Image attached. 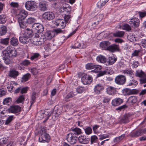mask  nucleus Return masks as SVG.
Returning a JSON list of instances; mask_svg holds the SVG:
<instances>
[{"label":"nucleus","instance_id":"6ab92c4d","mask_svg":"<svg viewBox=\"0 0 146 146\" xmlns=\"http://www.w3.org/2000/svg\"><path fill=\"white\" fill-rule=\"evenodd\" d=\"M119 50V47L118 45L113 44H110L108 48V50L111 52H113L116 51H118Z\"/></svg>","mask_w":146,"mask_h":146},{"label":"nucleus","instance_id":"473e14b6","mask_svg":"<svg viewBox=\"0 0 146 146\" xmlns=\"http://www.w3.org/2000/svg\"><path fill=\"white\" fill-rule=\"evenodd\" d=\"M128 100L132 104L136 103L137 101V97L135 96H132L128 98Z\"/></svg>","mask_w":146,"mask_h":146},{"label":"nucleus","instance_id":"052dcab7","mask_svg":"<svg viewBox=\"0 0 146 146\" xmlns=\"http://www.w3.org/2000/svg\"><path fill=\"white\" fill-rule=\"evenodd\" d=\"M98 139V138L96 135H93L91 137L90 142L91 144H92L96 142Z\"/></svg>","mask_w":146,"mask_h":146},{"label":"nucleus","instance_id":"338daca9","mask_svg":"<svg viewBox=\"0 0 146 146\" xmlns=\"http://www.w3.org/2000/svg\"><path fill=\"white\" fill-rule=\"evenodd\" d=\"M139 17L141 19L145 16H146V12H141L139 11L138 12Z\"/></svg>","mask_w":146,"mask_h":146},{"label":"nucleus","instance_id":"c9c22d12","mask_svg":"<svg viewBox=\"0 0 146 146\" xmlns=\"http://www.w3.org/2000/svg\"><path fill=\"white\" fill-rule=\"evenodd\" d=\"M125 136V134H122L119 137H115L113 139V142L115 143H117L124 138Z\"/></svg>","mask_w":146,"mask_h":146},{"label":"nucleus","instance_id":"69168bd1","mask_svg":"<svg viewBox=\"0 0 146 146\" xmlns=\"http://www.w3.org/2000/svg\"><path fill=\"white\" fill-rule=\"evenodd\" d=\"M31 62L28 60H25L23 61L21 63V64L22 65L25 66H27L30 64Z\"/></svg>","mask_w":146,"mask_h":146},{"label":"nucleus","instance_id":"9d476101","mask_svg":"<svg viewBox=\"0 0 146 146\" xmlns=\"http://www.w3.org/2000/svg\"><path fill=\"white\" fill-rule=\"evenodd\" d=\"M33 28L36 30V33L33 34H40L44 31V28L42 25L40 24L35 23L32 26Z\"/></svg>","mask_w":146,"mask_h":146},{"label":"nucleus","instance_id":"a18cd8bd","mask_svg":"<svg viewBox=\"0 0 146 146\" xmlns=\"http://www.w3.org/2000/svg\"><path fill=\"white\" fill-rule=\"evenodd\" d=\"M9 5L11 7L13 8H18L19 6V3L17 2H12Z\"/></svg>","mask_w":146,"mask_h":146},{"label":"nucleus","instance_id":"a211bd4d","mask_svg":"<svg viewBox=\"0 0 146 146\" xmlns=\"http://www.w3.org/2000/svg\"><path fill=\"white\" fill-rule=\"evenodd\" d=\"M110 44V42L108 41H104L101 42L100 46L103 50H108V48Z\"/></svg>","mask_w":146,"mask_h":146},{"label":"nucleus","instance_id":"cd10ccee","mask_svg":"<svg viewBox=\"0 0 146 146\" xmlns=\"http://www.w3.org/2000/svg\"><path fill=\"white\" fill-rule=\"evenodd\" d=\"M123 73L126 75L128 76L130 78H133L134 74L133 71L131 69H126L123 71Z\"/></svg>","mask_w":146,"mask_h":146},{"label":"nucleus","instance_id":"c85d7f7f","mask_svg":"<svg viewBox=\"0 0 146 146\" xmlns=\"http://www.w3.org/2000/svg\"><path fill=\"white\" fill-rule=\"evenodd\" d=\"M19 74V72L15 70H11L9 74V76L10 77L15 78H16Z\"/></svg>","mask_w":146,"mask_h":146},{"label":"nucleus","instance_id":"0eeeda50","mask_svg":"<svg viewBox=\"0 0 146 146\" xmlns=\"http://www.w3.org/2000/svg\"><path fill=\"white\" fill-rule=\"evenodd\" d=\"M52 112L48 113L47 112L41 111H39L37 113V116L38 117V119H41L44 117H46V120L48 119L49 117L51 115Z\"/></svg>","mask_w":146,"mask_h":146},{"label":"nucleus","instance_id":"0e129e2a","mask_svg":"<svg viewBox=\"0 0 146 146\" xmlns=\"http://www.w3.org/2000/svg\"><path fill=\"white\" fill-rule=\"evenodd\" d=\"M94 64L92 63H88L86 65V68L88 70H90L94 68Z\"/></svg>","mask_w":146,"mask_h":146},{"label":"nucleus","instance_id":"bb28decb","mask_svg":"<svg viewBox=\"0 0 146 146\" xmlns=\"http://www.w3.org/2000/svg\"><path fill=\"white\" fill-rule=\"evenodd\" d=\"M117 58L113 56L109 57V60L106 62V65H110L114 64L117 61Z\"/></svg>","mask_w":146,"mask_h":146},{"label":"nucleus","instance_id":"6e6d98bb","mask_svg":"<svg viewBox=\"0 0 146 146\" xmlns=\"http://www.w3.org/2000/svg\"><path fill=\"white\" fill-rule=\"evenodd\" d=\"M36 93L35 92H33V93L31 97V105L33 104L35 101L36 99Z\"/></svg>","mask_w":146,"mask_h":146},{"label":"nucleus","instance_id":"39448f33","mask_svg":"<svg viewBox=\"0 0 146 146\" xmlns=\"http://www.w3.org/2000/svg\"><path fill=\"white\" fill-rule=\"evenodd\" d=\"M66 139L71 144H74L77 141V136L73 133H70L67 135Z\"/></svg>","mask_w":146,"mask_h":146},{"label":"nucleus","instance_id":"2eb2a0df","mask_svg":"<svg viewBox=\"0 0 146 146\" xmlns=\"http://www.w3.org/2000/svg\"><path fill=\"white\" fill-rule=\"evenodd\" d=\"M28 15L27 11L24 10H21L18 15V21H23Z\"/></svg>","mask_w":146,"mask_h":146},{"label":"nucleus","instance_id":"774afa93","mask_svg":"<svg viewBox=\"0 0 146 146\" xmlns=\"http://www.w3.org/2000/svg\"><path fill=\"white\" fill-rule=\"evenodd\" d=\"M128 38L131 42H135L136 41V38L135 36L134 35L129 36Z\"/></svg>","mask_w":146,"mask_h":146},{"label":"nucleus","instance_id":"7ed1b4c3","mask_svg":"<svg viewBox=\"0 0 146 146\" xmlns=\"http://www.w3.org/2000/svg\"><path fill=\"white\" fill-rule=\"evenodd\" d=\"M3 55L5 54L9 57L14 58L17 55V52L13 47L9 46L7 47L6 49L2 52Z\"/></svg>","mask_w":146,"mask_h":146},{"label":"nucleus","instance_id":"4c0bfd02","mask_svg":"<svg viewBox=\"0 0 146 146\" xmlns=\"http://www.w3.org/2000/svg\"><path fill=\"white\" fill-rule=\"evenodd\" d=\"M31 76V74L29 73L24 75L22 77V82H26L28 81L30 78Z\"/></svg>","mask_w":146,"mask_h":146},{"label":"nucleus","instance_id":"f8f14e48","mask_svg":"<svg viewBox=\"0 0 146 146\" xmlns=\"http://www.w3.org/2000/svg\"><path fill=\"white\" fill-rule=\"evenodd\" d=\"M131 120V115L129 114H126L123 116L120 119L119 123L121 124L128 123Z\"/></svg>","mask_w":146,"mask_h":146},{"label":"nucleus","instance_id":"b1692460","mask_svg":"<svg viewBox=\"0 0 146 146\" xmlns=\"http://www.w3.org/2000/svg\"><path fill=\"white\" fill-rule=\"evenodd\" d=\"M123 100L120 98H116L113 100L111 104L113 106H118L122 103Z\"/></svg>","mask_w":146,"mask_h":146},{"label":"nucleus","instance_id":"8fccbe9b","mask_svg":"<svg viewBox=\"0 0 146 146\" xmlns=\"http://www.w3.org/2000/svg\"><path fill=\"white\" fill-rule=\"evenodd\" d=\"M75 94L73 92H71L68 93L65 97V100L66 101H68V99L73 97L75 96Z\"/></svg>","mask_w":146,"mask_h":146},{"label":"nucleus","instance_id":"ea45409f","mask_svg":"<svg viewBox=\"0 0 146 146\" xmlns=\"http://www.w3.org/2000/svg\"><path fill=\"white\" fill-rule=\"evenodd\" d=\"M9 40V38L8 37L1 39L0 40V43L2 44L7 45L8 44Z\"/></svg>","mask_w":146,"mask_h":146},{"label":"nucleus","instance_id":"3c124183","mask_svg":"<svg viewBox=\"0 0 146 146\" xmlns=\"http://www.w3.org/2000/svg\"><path fill=\"white\" fill-rule=\"evenodd\" d=\"M7 28L6 27L4 26H2L0 30V35H3L5 34L7 32Z\"/></svg>","mask_w":146,"mask_h":146},{"label":"nucleus","instance_id":"4be33fe9","mask_svg":"<svg viewBox=\"0 0 146 146\" xmlns=\"http://www.w3.org/2000/svg\"><path fill=\"white\" fill-rule=\"evenodd\" d=\"M104 88L103 86L100 84L97 85L94 88V91L96 94H99L100 93L101 91L103 90Z\"/></svg>","mask_w":146,"mask_h":146},{"label":"nucleus","instance_id":"bf43d9fd","mask_svg":"<svg viewBox=\"0 0 146 146\" xmlns=\"http://www.w3.org/2000/svg\"><path fill=\"white\" fill-rule=\"evenodd\" d=\"M7 93V91L6 89L2 88L0 89V97L5 95Z\"/></svg>","mask_w":146,"mask_h":146},{"label":"nucleus","instance_id":"2f4dec72","mask_svg":"<svg viewBox=\"0 0 146 146\" xmlns=\"http://www.w3.org/2000/svg\"><path fill=\"white\" fill-rule=\"evenodd\" d=\"M96 60L98 62L101 63H104L106 62V58L102 55H100L98 56L96 58Z\"/></svg>","mask_w":146,"mask_h":146},{"label":"nucleus","instance_id":"72a5a7b5","mask_svg":"<svg viewBox=\"0 0 146 146\" xmlns=\"http://www.w3.org/2000/svg\"><path fill=\"white\" fill-rule=\"evenodd\" d=\"M71 131H72V132L71 133L75 134L77 136L82 133L81 129L78 127H75L73 129H72Z\"/></svg>","mask_w":146,"mask_h":146},{"label":"nucleus","instance_id":"c756f323","mask_svg":"<svg viewBox=\"0 0 146 146\" xmlns=\"http://www.w3.org/2000/svg\"><path fill=\"white\" fill-rule=\"evenodd\" d=\"M10 43L11 45L13 46H16L19 44L17 38L15 37H13L10 40Z\"/></svg>","mask_w":146,"mask_h":146},{"label":"nucleus","instance_id":"4d7b16f0","mask_svg":"<svg viewBox=\"0 0 146 146\" xmlns=\"http://www.w3.org/2000/svg\"><path fill=\"white\" fill-rule=\"evenodd\" d=\"M52 31L53 33H54V36L58 34L63 33V31L61 29L59 28L54 29Z\"/></svg>","mask_w":146,"mask_h":146},{"label":"nucleus","instance_id":"1a4fd4ad","mask_svg":"<svg viewBox=\"0 0 146 146\" xmlns=\"http://www.w3.org/2000/svg\"><path fill=\"white\" fill-rule=\"evenodd\" d=\"M129 23L131 26L134 28L138 27L140 24V21L137 17H133L131 19Z\"/></svg>","mask_w":146,"mask_h":146},{"label":"nucleus","instance_id":"5fc2aeb1","mask_svg":"<svg viewBox=\"0 0 146 146\" xmlns=\"http://www.w3.org/2000/svg\"><path fill=\"white\" fill-rule=\"evenodd\" d=\"M40 56V54L38 53H35L33 54L30 58V59L31 60H36L38 58V57Z\"/></svg>","mask_w":146,"mask_h":146},{"label":"nucleus","instance_id":"423d86ee","mask_svg":"<svg viewBox=\"0 0 146 146\" xmlns=\"http://www.w3.org/2000/svg\"><path fill=\"white\" fill-rule=\"evenodd\" d=\"M146 133V129H140L134 132H131L130 135L132 137H136Z\"/></svg>","mask_w":146,"mask_h":146},{"label":"nucleus","instance_id":"a19ab883","mask_svg":"<svg viewBox=\"0 0 146 146\" xmlns=\"http://www.w3.org/2000/svg\"><path fill=\"white\" fill-rule=\"evenodd\" d=\"M135 75L137 77H142L145 76V74L142 70H138L136 71Z\"/></svg>","mask_w":146,"mask_h":146},{"label":"nucleus","instance_id":"09e8293b","mask_svg":"<svg viewBox=\"0 0 146 146\" xmlns=\"http://www.w3.org/2000/svg\"><path fill=\"white\" fill-rule=\"evenodd\" d=\"M123 94L124 96H127L131 95V90L128 88L124 89L122 90Z\"/></svg>","mask_w":146,"mask_h":146},{"label":"nucleus","instance_id":"6e6552de","mask_svg":"<svg viewBox=\"0 0 146 146\" xmlns=\"http://www.w3.org/2000/svg\"><path fill=\"white\" fill-rule=\"evenodd\" d=\"M81 81L84 85L89 84L92 81V78L90 75L85 74L82 77Z\"/></svg>","mask_w":146,"mask_h":146},{"label":"nucleus","instance_id":"f3484780","mask_svg":"<svg viewBox=\"0 0 146 146\" xmlns=\"http://www.w3.org/2000/svg\"><path fill=\"white\" fill-rule=\"evenodd\" d=\"M48 6L47 2L43 1H41L39 3V7L41 11H44L47 10Z\"/></svg>","mask_w":146,"mask_h":146},{"label":"nucleus","instance_id":"4468645a","mask_svg":"<svg viewBox=\"0 0 146 146\" xmlns=\"http://www.w3.org/2000/svg\"><path fill=\"white\" fill-rule=\"evenodd\" d=\"M21 110V108L18 106H12L8 109L9 113H19Z\"/></svg>","mask_w":146,"mask_h":146},{"label":"nucleus","instance_id":"9b49d317","mask_svg":"<svg viewBox=\"0 0 146 146\" xmlns=\"http://www.w3.org/2000/svg\"><path fill=\"white\" fill-rule=\"evenodd\" d=\"M115 82L118 85H123L125 82L126 78L125 76L122 75H119L117 76L115 78Z\"/></svg>","mask_w":146,"mask_h":146},{"label":"nucleus","instance_id":"f03ea898","mask_svg":"<svg viewBox=\"0 0 146 146\" xmlns=\"http://www.w3.org/2000/svg\"><path fill=\"white\" fill-rule=\"evenodd\" d=\"M48 129L47 128L45 127L41 129L40 131V135L38 139L39 142L48 143L49 142L50 138L49 134L47 133Z\"/></svg>","mask_w":146,"mask_h":146},{"label":"nucleus","instance_id":"de8ad7c7","mask_svg":"<svg viewBox=\"0 0 146 146\" xmlns=\"http://www.w3.org/2000/svg\"><path fill=\"white\" fill-rule=\"evenodd\" d=\"M14 118L15 117H14L13 115H11L9 116L7 118V119L5 122V124L6 125L8 124L11 123Z\"/></svg>","mask_w":146,"mask_h":146},{"label":"nucleus","instance_id":"20e7f679","mask_svg":"<svg viewBox=\"0 0 146 146\" xmlns=\"http://www.w3.org/2000/svg\"><path fill=\"white\" fill-rule=\"evenodd\" d=\"M25 6L27 10L31 11H35L37 8L36 3L32 1H27L25 3Z\"/></svg>","mask_w":146,"mask_h":146},{"label":"nucleus","instance_id":"864d4df0","mask_svg":"<svg viewBox=\"0 0 146 146\" xmlns=\"http://www.w3.org/2000/svg\"><path fill=\"white\" fill-rule=\"evenodd\" d=\"M109 72H108V69L105 70L104 71H101L97 75V76L98 77L102 76L107 74H109Z\"/></svg>","mask_w":146,"mask_h":146},{"label":"nucleus","instance_id":"a878e982","mask_svg":"<svg viewBox=\"0 0 146 146\" xmlns=\"http://www.w3.org/2000/svg\"><path fill=\"white\" fill-rule=\"evenodd\" d=\"M45 38L46 39H51L54 36V33L52 31H47L45 33L44 36Z\"/></svg>","mask_w":146,"mask_h":146},{"label":"nucleus","instance_id":"37998d69","mask_svg":"<svg viewBox=\"0 0 146 146\" xmlns=\"http://www.w3.org/2000/svg\"><path fill=\"white\" fill-rule=\"evenodd\" d=\"M36 21V19L33 17H29V18L27 20L26 22V23L28 24H31L35 23Z\"/></svg>","mask_w":146,"mask_h":146},{"label":"nucleus","instance_id":"680f3d73","mask_svg":"<svg viewBox=\"0 0 146 146\" xmlns=\"http://www.w3.org/2000/svg\"><path fill=\"white\" fill-rule=\"evenodd\" d=\"M71 15H66L64 17V21L66 23H69L70 20Z\"/></svg>","mask_w":146,"mask_h":146},{"label":"nucleus","instance_id":"e433bc0d","mask_svg":"<svg viewBox=\"0 0 146 146\" xmlns=\"http://www.w3.org/2000/svg\"><path fill=\"white\" fill-rule=\"evenodd\" d=\"M109 0H100L97 3V5L99 8H101L103 6H104Z\"/></svg>","mask_w":146,"mask_h":146},{"label":"nucleus","instance_id":"f257e3e1","mask_svg":"<svg viewBox=\"0 0 146 146\" xmlns=\"http://www.w3.org/2000/svg\"><path fill=\"white\" fill-rule=\"evenodd\" d=\"M33 41L31 42L32 44L36 46H40L44 44L46 41V39L44 35L42 33L40 34H33Z\"/></svg>","mask_w":146,"mask_h":146},{"label":"nucleus","instance_id":"412c9836","mask_svg":"<svg viewBox=\"0 0 146 146\" xmlns=\"http://www.w3.org/2000/svg\"><path fill=\"white\" fill-rule=\"evenodd\" d=\"M24 33H23V35L26 37L30 38V37L32 36V34L33 33L32 30L29 28H27L24 30Z\"/></svg>","mask_w":146,"mask_h":146},{"label":"nucleus","instance_id":"dca6fc26","mask_svg":"<svg viewBox=\"0 0 146 146\" xmlns=\"http://www.w3.org/2000/svg\"><path fill=\"white\" fill-rule=\"evenodd\" d=\"M54 24L57 26H60L62 29L64 28L66 26V23L64 20L58 19L54 21Z\"/></svg>","mask_w":146,"mask_h":146},{"label":"nucleus","instance_id":"f704fd0d","mask_svg":"<svg viewBox=\"0 0 146 146\" xmlns=\"http://www.w3.org/2000/svg\"><path fill=\"white\" fill-rule=\"evenodd\" d=\"M125 32L123 31H118L113 33V35L116 37H123L124 34Z\"/></svg>","mask_w":146,"mask_h":146},{"label":"nucleus","instance_id":"58836bf2","mask_svg":"<svg viewBox=\"0 0 146 146\" xmlns=\"http://www.w3.org/2000/svg\"><path fill=\"white\" fill-rule=\"evenodd\" d=\"M85 133L87 135H89L92 132V128L89 126L87 127H84Z\"/></svg>","mask_w":146,"mask_h":146},{"label":"nucleus","instance_id":"5701e85b","mask_svg":"<svg viewBox=\"0 0 146 146\" xmlns=\"http://www.w3.org/2000/svg\"><path fill=\"white\" fill-rule=\"evenodd\" d=\"M116 88L111 86H109L106 89L107 94L110 95H113L115 94Z\"/></svg>","mask_w":146,"mask_h":146},{"label":"nucleus","instance_id":"79ce46f5","mask_svg":"<svg viewBox=\"0 0 146 146\" xmlns=\"http://www.w3.org/2000/svg\"><path fill=\"white\" fill-rule=\"evenodd\" d=\"M61 11L63 12L69 13L71 10V7L68 5H66L65 7H62L61 8Z\"/></svg>","mask_w":146,"mask_h":146},{"label":"nucleus","instance_id":"c03bdc74","mask_svg":"<svg viewBox=\"0 0 146 146\" xmlns=\"http://www.w3.org/2000/svg\"><path fill=\"white\" fill-rule=\"evenodd\" d=\"M123 29L124 30H126L128 32H131V26L130 25H129L128 24H124L123 26Z\"/></svg>","mask_w":146,"mask_h":146},{"label":"nucleus","instance_id":"603ef678","mask_svg":"<svg viewBox=\"0 0 146 146\" xmlns=\"http://www.w3.org/2000/svg\"><path fill=\"white\" fill-rule=\"evenodd\" d=\"M7 21L6 16L4 15H0V23L3 24L5 23Z\"/></svg>","mask_w":146,"mask_h":146},{"label":"nucleus","instance_id":"13d9d810","mask_svg":"<svg viewBox=\"0 0 146 146\" xmlns=\"http://www.w3.org/2000/svg\"><path fill=\"white\" fill-rule=\"evenodd\" d=\"M18 22L21 28L24 29L27 27V23H24L23 21H18Z\"/></svg>","mask_w":146,"mask_h":146},{"label":"nucleus","instance_id":"ddd939ff","mask_svg":"<svg viewBox=\"0 0 146 146\" xmlns=\"http://www.w3.org/2000/svg\"><path fill=\"white\" fill-rule=\"evenodd\" d=\"M55 16L54 13L51 12H46L42 15L43 18L45 20L48 21L53 19Z\"/></svg>","mask_w":146,"mask_h":146},{"label":"nucleus","instance_id":"7c9ffc66","mask_svg":"<svg viewBox=\"0 0 146 146\" xmlns=\"http://www.w3.org/2000/svg\"><path fill=\"white\" fill-rule=\"evenodd\" d=\"M138 82L137 80H135L133 78H131L128 82V86H132L133 87L136 86Z\"/></svg>","mask_w":146,"mask_h":146},{"label":"nucleus","instance_id":"e2e57ef3","mask_svg":"<svg viewBox=\"0 0 146 146\" xmlns=\"http://www.w3.org/2000/svg\"><path fill=\"white\" fill-rule=\"evenodd\" d=\"M25 98L23 95H22L20 96L16 100L17 103H20L25 100Z\"/></svg>","mask_w":146,"mask_h":146},{"label":"nucleus","instance_id":"49530a36","mask_svg":"<svg viewBox=\"0 0 146 146\" xmlns=\"http://www.w3.org/2000/svg\"><path fill=\"white\" fill-rule=\"evenodd\" d=\"M12 101V98H7L4 99L3 100V103L4 105H7L10 104Z\"/></svg>","mask_w":146,"mask_h":146},{"label":"nucleus","instance_id":"aec40b11","mask_svg":"<svg viewBox=\"0 0 146 146\" xmlns=\"http://www.w3.org/2000/svg\"><path fill=\"white\" fill-rule=\"evenodd\" d=\"M19 41L23 44H26L29 42L31 39L23 35L19 37Z\"/></svg>","mask_w":146,"mask_h":146},{"label":"nucleus","instance_id":"393cba45","mask_svg":"<svg viewBox=\"0 0 146 146\" xmlns=\"http://www.w3.org/2000/svg\"><path fill=\"white\" fill-rule=\"evenodd\" d=\"M79 142L82 144H86L88 143V139H87L86 137L84 136L81 135L78 138Z\"/></svg>","mask_w":146,"mask_h":146}]
</instances>
